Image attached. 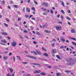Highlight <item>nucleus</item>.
I'll list each match as a JSON object with an SVG mask.
<instances>
[{"mask_svg": "<svg viewBox=\"0 0 76 76\" xmlns=\"http://www.w3.org/2000/svg\"><path fill=\"white\" fill-rule=\"evenodd\" d=\"M55 27V28L57 31H61L62 29V27L60 26H56Z\"/></svg>", "mask_w": 76, "mask_h": 76, "instance_id": "f257e3e1", "label": "nucleus"}, {"mask_svg": "<svg viewBox=\"0 0 76 76\" xmlns=\"http://www.w3.org/2000/svg\"><path fill=\"white\" fill-rule=\"evenodd\" d=\"M41 4L42 5V6H44L45 7H48V4L46 2H42L41 3Z\"/></svg>", "mask_w": 76, "mask_h": 76, "instance_id": "f03ea898", "label": "nucleus"}, {"mask_svg": "<svg viewBox=\"0 0 76 76\" xmlns=\"http://www.w3.org/2000/svg\"><path fill=\"white\" fill-rule=\"evenodd\" d=\"M27 57H28V58H30L31 59H34V60L37 59V58L32 56H28Z\"/></svg>", "mask_w": 76, "mask_h": 76, "instance_id": "7ed1b4c3", "label": "nucleus"}, {"mask_svg": "<svg viewBox=\"0 0 76 76\" xmlns=\"http://www.w3.org/2000/svg\"><path fill=\"white\" fill-rule=\"evenodd\" d=\"M12 47H15L16 45V42H13L12 43Z\"/></svg>", "mask_w": 76, "mask_h": 76, "instance_id": "20e7f679", "label": "nucleus"}, {"mask_svg": "<svg viewBox=\"0 0 76 76\" xmlns=\"http://www.w3.org/2000/svg\"><path fill=\"white\" fill-rule=\"evenodd\" d=\"M36 51L38 53V54H39V55H40V56L42 55V53L41 52V51H40L36 50Z\"/></svg>", "mask_w": 76, "mask_h": 76, "instance_id": "39448f33", "label": "nucleus"}, {"mask_svg": "<svg viewBox=\"0 0 76 76\" xmlns=\"http://www.w3.org/2000/svg\"><path fill=\"white\" fill-rule=\"evenodd\" d=\"M41 72V71L40 70H37L34 72V73L36 74V73H40Z\"/></svg>", "mask_w": 76, "mask_h": 76, "instance_id": "423d86ee", "label": "nucleus"}, {"mask_svg": "<svg viewBox=\"0 0 76 76\" xmlns=\"http://www.w3.org/2000/svg\"><path fill=\"white\" fill-rule=\"evenodd\" d=\"M51 52L52 53H56V50L55 49H52Z\"/></svg>", "mask_w": 76, "mask_h": 76, "instance_id": "0eeeda50", "label": "nucleus"}, {"mask_svg": "<svg viewBox=\"0 0 76 76\" xmlns=\"http://www.w3.org/2000/svg\"><path fill=\"white\" fill-rule=\"evenodd\" d=\"M8 58V57L6 56H4L3 57V59L4 60H7Z\"/></svg>", "mask_w": 76, "mask_h": 76, "instance_id": "6e6552de", "label": "nucleus"}, {"mask_svg": "<svg viewBox=\"0 0 76 76\" xmlns=\"http://www.w3.org/2000/svg\"><path fill=\"white\" fill-rule=\"evenodd\" d=\"M32 64H34V65H37L38 66L37 67H41V66L40 65V64L33 63Z\"/></svg>", "mask_w": 76, "mask_h": 76, "instance_id": "1a4fd4ad", "label": "nucleus"}, {"mask_svg": "<svg viewBox=\"0 0 76 76\" xmlns=\"http://www.w3.org/2000/svg\"><path fill=\"white\" fill-rule=\"evenodd\" d=\"M26 12H30V9L29 8L27 7L26 8Z\"/></svg>", "mask_w": 76, "mask_h": 76, "instance_id": "9d476101", "label": "nucleus"}, {"mask_svg": "<svg viewBox=\"0 0 76 76\" xmlns=\"http://www.w3.org/2000/svg\"><path fill=\"white\" fill-rule=\"evenodd\" d=\"M44 31L45 32H46V33H48V34H50V33L51 32V31L47 30H45Z\"/></svg>", "mask_w": 76, "mask_h": 76, "instance_id": "9b49d317", "label": "nucleus"}, {"mask_svg": "<svg viewBox=\"0 0 76 76\" xmlns=\"http://www.w3.org/2000/svg\"><path fill=\"white\" fill-rule=\"evenodd\" d=\"M71 32L72 33H76V31L74 29H72L71 30Z\"/></svg>", "mask_w": 76, "mask_h": 76, "instance_id": "f8f14e48", "label": "nucleus"}, {"mask_svg": "<svg viewBox=\"0 0 76 76\" xmlns=\"http://www.w3.org/2000/svg\"><path fill=\"white\" fill-rule=\"evenodd\" d=\"M1 34H2V35H8L7 33L5 32L2 33Z\"/></svg>", "mask_w": 76, "mask_h": 76, "instance_id": "ddd939ff", "label": "nucleus"}, {"mask_svg": "<svg viewBox=\"0 0 76 76\" xmlns=\"http://www.w3.org/2000/svg\"><path fill=\"white\" fill-rule=\"evenodd\" d=\"M56 56L59 60H61V58L60 57V56H59L58 55H56Z\"/></svg>", "mask_w": 76, "mask_h": 76, "instance_id": "4468645a", "label": "nucleus"}, {"mask_svg": "<svg viewBox=\"0 0 76 76\" xmlns=\"http://www.w3.org/2000/svg\"><path fill=\"white\" fill-rule=\"evenodd\" d=\"M1 42H4V43H6L7 42V41L5 39H3L1 40Z\"/></svg>", "mask_w": 76, "mask_h": 76, "instance_id": "2eb2a0df", "label": "nucleus"}, {"mask_svg": "<svg viewBox=\"0 0 76 76\" xmlns=\"http://www.w3.org/2000/svg\"><path fill=\"white\" fill-rule=\"evenodd\" d=\"M9 69H10V70L11 73H13V70H14L13 69H12V68H10Z\"/></svg>", "mask_w": 76, "mask_h": 76, "instance_id": "dca6fc26", "label": "nucleus"}, {"mask_svg": "<svg viewBox=\"0 0 76 76\" xmlns=\"http://www.w3.org/2000/svg\"><path fill=\"white\" fill-rule=\"evenodd\" d=\"M43 56H46V57H48V55L46 53H45L43 54Z\"/></svg>", "mask_w": 76, "mask_h": 76, "instance_id": "f3484780", "label": "nucleus"}, {"mask_svg": "<svg viewBox=\"0 0 76 76\" xmlns=\"http://www.w3.org/2000/svg\"><path fill=\"white\" fill-rule=\"evenodd\" d=\"M42 50H43V51H47V50L46 49H45V48L42 47Z\"/></svg>", "mask_w": 76, "mask_h": 76, "instance_id": "a211bd4d", "label": "nucleus"}, {"mask_svg": "<svg viewBox=\"0 0 76 76\" xmlns=\"http://www.w3.org/2000/svg\"><path fill=\"white\" fill-rule=\"evenodd\" d=\"M40 75H44V76H45L46 75V74H45L44 72H42L40 73Z\"/></svg>", "mask_w": 76, "mask_h": 76, "instance_id": "6ab92c4d", "label": "nucleus"}, {"mask_svg": "<svg viewBox=\"0 0 76 76\" xmlns=\"http://www.w3.org/2000/svg\"><path fill=\"white\" fill-rule=\"evenodd\" d=\"M57 76H61V74L60 73H56Z\"/></svg>", "mask_w": 76, "mask_h": 76, "instance_id": "aec40b11", "label": "nucleus"}, {"mask_svg": "<svg viewBox=\"0 0 76 76\" xmlns=\"http://www.w3.org/2000/svg\"><path fill=\"white\" fill-rule=\"evenodd\" d=\"M17 58H18V59H19V60L20 61H21V60H22V59H21L20 58V56H17Z\"/></svg>", "mask_w": 76, "mask_h": 76, "instance_id": "412c9836", "label": "nucleus"}, {"mask_svg": "<svg viewBox=\"0 0 76 76\" xmlns=\"http://www.w3.org/2000/svg\"><path fill=\"white\" fill-rule=\"evenodd\" d=\"M13 6H14V7L15 8H18V5H14Z\"/></svg>", "mask_w": 76, "mask_h": 76, "instance_id": "4be33fe9", "label": "nucleus"}, {"mask_svg": "<svg viewBox=\"0 0 76 76\" xmlns=\"http://www.w3.org/2000/svg\"><path fill=\"white\" fill-rule=\"evenodd\" d=\"M31 9L33 11H35V7H31Z\"/></svg>", "mask_w": 76, "mask_h": 76, "instance_id": "5701e85b", "label": "nucleus"}, {"mask_svg": "<svg viewBox=\"0 0 76 76\" xmlns=\"http://www.w3.org/2000/svg\"><path fill=\"white\" fill-rule=\"evenodd\" d=\"M68 60L70 62H72V61H73V60L72 58H69L68 59Z\"/></svg>", "mask_w": 76, "mask_h": 76, "instance_id": "b1692460", "label": "nucleus"}, {"mask_svg": "<svg viewBox=\"0 0 76 76\" xmlns=\"http://www.w3.org/2000/svg\"><path fill=\"white\" fill-rule=\"evenodd\" d=\"M72 44L73 45H75L76 46V43H75L74 42H72Z\"/></svg>", "mask_w": 76, "mask_h": 76, "instance_id": "393cba45", "label": "nucleus"}, {"mask_svg": "<svg viewBox=\"0 0 76 76\" xmlns=\"http://www.w3.org/2000/svg\"><path fill=\"white\" fill-rule=\"evenodd\" d=\"M23 33H25V34H26V33H28V31L27 30H24L23 31Z\"/></svg>", "mask_w": 76, "mask_h": 76, "instance_id": "a878e982", "label": "nucleus"}, {"mask_svg": "<svg viewBox=\"0 0 76 76\" xmlns=\"http://www.w3.org/2000/svg\"><path fill=\"white\" fill-rule=\"evenodd\" d=\"M61 41L63 42H65V39H64V38H63L61 39Z\"/></svg>", "mask_w": 76, "mask_h": 76, "instance_id": "bb28decb", "label": "nucleus"}, {"mask_svg": "<svg viewBox=\"0 0 76 76\" xmlns=\"http://www.w3.org/2000/svg\"><path fill=\"white\" fill-rule=\"evenodd\" d=\"M66 19H68V20H71V18H70L68 17H66Z\"/></svg>", "mask_w": 76, "mask_h": 76, "instance_id": "cd10ccee", "label": "nucleus"}, {"mask_svg": "<svg viewBox=\"0 0 76 76\" xmlns=\"http://www.w3.org/2000/svg\"><path fill=\"white\" fill-rule=\"evenodd\" d=\"M61 11L62 13H63V14H65V12H64V10H61Z\"/></svg>", "mask_w": 76, "mask_h": 76, "instance_id": "c85d7f7f", "label": "nucleus"}, {"mask_svg": "<svg viewBox=\"0 0 76 76\" xmlns=\"http://www.w3.org/2000/svg\"><path fill=\"white\" fill-rule=\"evenodd\" d=\"M34 3H35V4H36L38 5V3H37V2L36 1L34 0Z\"/></svg>", "mask_w": 76, "mask_h": 76, "instance_id": "c756f323", "label": "nucleus"}, {"mask_svg": "<svg viewBox=\"0 0 76 76\" xmlns=\"http://www.w3.org/2000/svg\"><path fill=\"white\" fill-rule=\"evenodd\" d=\"M52 67V66H47V68H48V69H51Z\"/></svg>", "mask_w": 76, "mask_h": 76, "instance_id": "7c9ffc66", "label": "nucleus"}, {"mask_svg": "<svg viewBox=\"0 0 76 76\" xmlns=\"http://www.w3.org/2000/svg\"><path fill=\"white\" fill-rule=\"evenodd\" d=\"M65 72H66V73H70V72H71V71L67 70V71H65Z\"/></svg>", "mask_w": 76, "mask_h": 76, "instance_id": "2f4dec72", "label": "nucleus"}, {"mask_svg": "<svg viewBox=\"0 0 76 76\" xmlns=\"http://www.w3.org/2000/svg\"><path fill=\"white\" fill-rule=\"evenodd\" d=\"M67 12L68 13H72V12H71V11H70V10H68L67 11Z\"/></svg>", "mask_w": 76, "mask_h": 76, "instance_id": "473e14b6", "label": "nucleus"}, {"mask_svg": "<svg viewBox=\"0 0 76 76\" xmlns=\"http://www.w3.org/2000/svg\"><path fill=\"white\" fill-rule=\"evenodd\" d=\"M60 18L62 20L64 19V17H63V16L62 15L61 16Z\"/></svg>", "mask_w": 76, "mask_h": 76, "instance_id": "72a5a7b5", "label": "nucleus"}, {"mask_svg": "<svg viewBox=\"0 0 76 76\" xmlns=\"http://www.w3.org/2000/svg\"><path fill=\"white\" fill-rule=\"evenodd\" d=\"M21 20V18H18V21H20V20Z\"/></svg>", "mask_w": 76, "mask_h": 76, "instance_id": "f704fd0d", "label": "nucleus"}, {"mask_svg": "<svg viewBox=\"0 0 76 76\" xmlns=\"http://www.w3.org/2000/svg\"><path fill=\"white\" fill-rule=\"evenodd\" d=\"M4 24L6 27H8V24H6V23H4Z\"/></svg>", "mask_w": 76, "mask_h": 76, "instance_id": "c9c22d12", "label": "nucleus"}, {"mask_svg": "<svg viewBox=\"0 0 76 76\" xmlns=\"http://www.w3.org/2000/svg\"><path fill=\"white\" fill-rule=\"evenodd\" d=\"M6 20H7V22H10V20H9V19L8 18H6Z\"/></svg>", "mask_w": 76, "mask_h": 76, "instance_id": "e433bc0d", "label": "nucleus"}, {"mask_svg": "<svg viewBox=\"0 0 76 76\" xmlns=\"http://www.w3.org/2000/svg\"><path fill=\"white\" fill-rule=\"evenodd\" d=\"M33 53L34 54H35L36 55H37L38 54H37V52L35 51H33Z\"/></svg>", "mask_w": 76, "mask_h": 76, "instance_id": "4c0bfd02", "label": "nucleus"}, {"mask_svg": "<svg viewBox=\"0 0 76 76\" xmlns=\"http://www.w3.org/2000/svg\"><path fill=\"white\" fill-rule=\"evenodd\" d=\"M37 35H40V33L39 32H37L36 34Z\"/></svg>", "mask_w": 76, "mask_h": 76, "instance_id": "58836bf2", "label": "nucleus"}, {"mask_svg": "<svg viewBox=\"0 0 76 76\" xmlns=\"http://www.w3.org/2000/svg\"><path fill=\"white\" fill-rule=\"evenodd\" d=\"M50 13L52 14H53V10H50Z\"/></svg>", "mask_w": 76, "mask_h": 76, "instance_id": "ea45409f", "label": "nucleus"}, {"mask_svg": "<svg viewBox=\"0 0 76 76\" xmlns=\"http://www.w3.org/2000/svg\"><path fill=\"white\" fill-rule=\"evenodd\" d=\"M43 15H47V13L46 12H44L43 14Z\"/></svg>", "mask_w": 76, "mask_h": 76, "instance_id": "a19ab883", "label": "nucleus"}, {"mask_svg": "<svg viewBox=\"0 0 76 76\" xmlns=\"http://www.w3.org/2000/svg\"><path fill=\"white\" fill-rule=\"evenodd\" d=\"M61 4L63 6H64V2H62Z\"/></svg>", "mask_w": 76, "mask_h": 76, "instance_id": "79ce46f5", "label": "nucleus"}, {"mask_svg": "<svg viewBox=\"0 0 76 76\" xmlns=\"http://www.w3.org/2000/svg\"><path fill=\"white\" fill-rule=\"evenodd\" d=\"M25 17H26V18H29V15H25Z\"/></svg>", "mask_w": 76, "mask_h": 76, "instance_id": "37998d69", "label": "nucleus"}, {"mask_svg": "<svg viewBox=\"0 0 76 76\" xmlns=\"http://www.w3.org/2000/svg\"><path fill=\"white\" fill-rule=\"evenodd\" d=\"M45 27H46V26L45 25H43L42 26V28H45Z\"/></svg>", "mask_w": 76, "mask_h": 76, "instance_id": "c03bdc74", "label": "nucleus"}, {"mask_svg": "<svg viewBox=\"0 0 76 76\" xmlns=\"http://www.w3.org/2000/svg\"><path fill=\"white\" fill-rule=\"evenodd\" d=\"M1 3L2 4H4L5 3V2H4V1H1Z\"/></svg>", "mask_w": 76, "mask_h": 76, "instance_id": "a18cd8bd", "label": "nucleus"}, {"mask_svg": "<svg viewBox=\"0 0 76 76\" xmlns=\"http://www.w3.org/2000/svg\"><path fill=\"white\" fill-rule=\"evenodd\" d=\"M61 49V48H64V46H61L60 47Z\"/></svg>", "mask_w": 76, "mask_h": 76, "instance_id": "49530a36", "label": "nucleus"}, {"mask_svg": "<svg viewBox=\"0 0 76 76\" xmlns=\"http://www.w3.org/2000/svg\"><path fill=\"white\" fill-rule=\"evenodd\" d=\"M22 63H23V64H28V62H22Z\"/></svg>", "mask_w": 76, "mask_h": 76, "instance_id": "de8ad7c7", "label": "nucleus"}, {"mask_svg": "<svg viewBox=\"0 0 76 76\" xmlns=\"http://www.w3.org/2000/svg\"><path fill=\"white\" fill-rule=\"evenodd\" d=\"M71 1H73L74 3H76V0H71Z\"/></svg>", "mask_w": 76, "mask_h": 76, "instance_id": "09e8293b", "label": "nucleus"}, {"mask_svg": "<svg viewBox=\"0 0 76 76\" xmlns=\"http://www.w3.org/2000/svg\"><path fill=\"white\" fill-rule=\"evenodd\" d=\"M25 37L26 38H27V39H28V38H29V37L27 36H25Z\"/></svg>", "mask_w": 76, "mask_h": 76, "instance_id": "8fccbe9b", "label": "nucleus"}, {"mask_svg": "<svg viewBox=\"0 0 76 76\" xmlns=\"http://www.w3.org/2000/svg\"><path fill=\"white\" fill-rule=\"evenodd\" d=\"M31 19H32V20H35V18L34 17H32L31 18Z\"/></svg>", "mask_w": 76, "mask_h": 76, "instance_id": "3c124183", "label": "nucleus"}, {"mask_svg": "<svg viewBox=\"0 0 76 76\" xmlns=\"http://www.w3.org/2000/svg\"><path fill=\"white\" fill-rule=\"evenodd\" d=\"M13 61H15V57H13Z\"/></svg>", "mask_w": 76, "mask_h": 76, "instance_id": "603ef678", "label": "nucleus"}, {"mask_svg": "<svg viewBox=\"0 0 76 76\" xmlns=\"http://www.w3.org/2000/svg\"><path fill=\"white\" fill-rule=\"evenodd\" d=\"M12 53L10 52V53L9 54V56H12Z\"/></svg>", "mask_w": 76, "mask_h": 76, "instance_id": "864d4df0", "label": "nucleus"}, {"mask_svg": "<svg viewBox=\"0 0 76 76\" xmlns=\"http://www.w3.org/2000/svg\"><path fill=\"white\" fill-rule=\"evenodd\" d=\"M33 43H34V44H37V42H35V41H34L33 42Z\"/></svg>", "mask_w": 76, "mask_h": 76, "instance_id": "5fc2aeb1", "label": "nucleus"}, {"mask_svg": "<svg viewBox=\"0 0 76 76\" xmlns=\"http://www.w3.org/2000/svg\"><path fill=\"white\" fill-rule=\"evenodd\" d=\"M7 38H8V39H10V38H11V37H7Z\"/></svg>", "mask_w": 76, "mask_h": 76, "instance_id": "6e6d98bb", "label": "nucleus"}, {"mask_svg": "<svg viewBox=\"0 0 76 76\" xmlns=\"http://www.w3.org/2000/svg\"><path fill=\"white\" fill-rule=\"evenodd\" d=\"M58 23H61V24H62V23H62V22L61 21H59L58 22Z\"/></svg>", "mask_w": 76, "mask_h": 76, "instance_id": "4d7b16f0", "label": "nucleus"}, {"mask_svg": "<svg viewBox=\"0 0 76 76\" xmlns=\"http://www.w3.org/2000/svg\"><path fill=\"white\" fill-rule=\"evenodd\" d=\"M8 9H11V7H10L9 6H8Z\"/></svg>", "mask_w": 76, "mask_h": 76, "instance_id": "13d9d810", "label": "nucleus"}, {"mask_svg": "<svg viewBox=\"0 0 76 76\" xmlns=\"http://www.w3.org/2000/svg\"><path fill=\"white\" fill-rule=\"evenodd\" d=\"M5 49L6 50H7V51H8V50H9V48H5Z\"/></svg>", "mask_w": 76, "mask_h": 76, "instance_id": "bf43d9fd", "label": "nucleus"}, {"mask_svg": "<svg viewBox=\"0 0 76 76\" xmlns=\"http://www.w3.org/2000/svg\"><path fill=\"white\" fill-rule=\"evenodd\" d=\"M7 76H10V74H9V73H7Z\"/></svg>", "mask_w": 76, "mask_h": 76, "instance_id": "052dcab7", "label": "nucleus"}, {"mask_svg": "<svg viewBox=\"0 0 76 76\" xmlns=\"http://www.w3.org/2000/svg\"><path fill=\"white\" fill-rule=\"evenodd\" d=\"M31 17H32V15H30V17L29 18V19H30V18H31Z\"/></svg>", "mask_w": 76, "mask_h": 76, "instance_id": "680f3d73", "label": "nucleus"}, {"mask_svg": "<svg viewBox=\"0 0 76 76\" xmlns=\"http://www.w3.org/2000/svg\"><path fill=\"white\" fill-rule=\"evenodd\" d=\"M13 1H10V3H11V4H13Z\"/></svg>", "mask_w": 76, "mask_h": 76, "instance_id": "e2e57ef3", "label": "nucleus"}, {"mask_svg": "<svg viewBox=\"0 0 76 76\" xmlns=\"http://www.w3.org/2000/svg\"><path fill=\"white\" fill-rule=\"evenodd\" d=\"M66 42H67L68 43L69 42V40H66Z\"/></svg>", "mask_w": 76, "mask_h": 76, "instance_id": "0e129e2a", "label": "nucleus"}, {"mask_svg": "<svg viewBox=\"0 0 76 76\" xmlns=\"http://www.w3.org/2000/svg\"><path fill=\"white\" fill-rule=\"evenodd\" d=\"M51 54L52 55V56L54 57V56H55L54 54H53V53H51Z\"/></svg>", "mask_w": 76, "mask_h": 76, "instance_id": "69168bd1", "label": "nucleus"}, {"mask_svg": "<svg viewBox=\"0 0 76 76\" xmlns=\"http://www.w3.org/2000/svg\"><path fill=\"white\" fill-rule=\"evenodd\" d=\"M25 8H23V12H25Z\"/></svg>", "mask_w": 76, "mask_h": 76, "instance_id": "338daca9", "label": "nucleus"}, {"mask_svg": "<svg viewBox=\"0 0 76 76\" xmlns=\"http://www.w3.org/2000/svg\"><path fill=\"white\" fill-rule=\"evenodd\" d=\"M20 3L22 4H23V1H21Z\"/></svg>", "mask_w": 76, "mask_h": 76, "instance_id": "774afa93", "label": "nucleus"}]
</instances>
